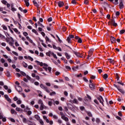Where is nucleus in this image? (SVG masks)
<instances>
[{
  "label": "nucleus",
  "mask_w": 125,
  "mask_h": 125,
  "mask_svg": "<svg viewBox=\"0 0 125 125\" xmlns=\"http://www.w3.org/2000/svg\"><path fill=\"white\" fill-rule=\"evenodd\" d=\"M40 87L42 88V89H44L45 91H46L47 93H50V94H55L56 93L54 91H52L51 90H49L47 87L43 85L42 84H40Z\"/></svg>",
  "instance_id": "f257e3e1"
},
{
  "label": "nucleus",
  "mask_w": 125,
  "mask_h": 125,
  "mask_svg": "<svg viewBox=\"0 0 125 125\" xmlns=\"http://www.w3.org/2000/svg\"><path fill=\"white\" fill-rule=\"evenodd\" d=\"M113 85L114 87H116V88H117L118 90H119V91H120L121 93H122V94H125V90H124L123 89H121V88H120V86L119 85L118 86L116 84H114Z\"/></svg>",
  "instance_id": "f03ea898"
},
{
  "label": "nucleus",
  "mask_w": 125,
  "mask_h": 125,
  "mask_svg": "<svg viewBox=\"0 0 125 125\" xmlns=\"http://www.w3.org/2000/svg\"><path fill=\"white\" fill-rule=\"evenodd\" d=\"M73 53L76 55V56H77V57L79 58H82V57H83V56L82 55V54H81L80 53L75 51L74 50L72 51Z\"/></svg>",
  "instance_id": "7ed1b4c3"
},
{
  "label": "nucleus",
  "mask_w": 125,
  "mask_h": 125,
  "mask_svg": "<svg viewBox=\"0 0 125 125\" xmlns=\"http://www.w3.org/2000/svg\"><path fill=\"white\" fill-rule=\"evenodd\" d=\"M98 100L99 101L100 103H101L103 106H104V104L103 103V98L102 96H100V97L97 98Z\"/></svg>",
  "instance_id": "20e7f679"
},
{
  "label": "nucleus",
  "mask_w": 125,
  "mask_h": 125,
  "mask_svg": "<svg viewBox=\"0 0 125 125\" xmlns=\"http://www.w3.org/2000/svg\"><path fill=\"white\" fill-rule=\"evenodd\" d=\"M15 89L19 93L22 92V87H21V86H15Z\"/></svg>",
  "instance_id": "39448f33"
},
{
  "label": "nucleus",
  "mask_w": 125,
  "mask_h": 125,
  "mask_svg": "<svg viewBox=\"0 0 125 125\" xmlns=\"http://www.w3.org/2000/svg\"><path fill=\"white\" fill-rule=\"evenodd\" d=\"M89 86L91 90H94L95 89V85L93 83L89 84Z\"/></svg>",
  "instance_id": "423d86ee"
},
{
  "label": "nucleus",
  "mask_w": 125,
  "mask_h": 125,
  "mask_svg": "<svg viewBox=\"0 0 125 125\" xmlns=\"http://www.w3.org/2000/svg\"><path fill=\"white\" fill-rule=\"evenodd\" d=\"M58 5L60 7H62L64 6V2L60 1L58 2Z\"/></svg>",
  "instance_id": "0eeeda50"
},
{
  "label": "nucleus",
  "mask_w": 125,
  "mask_h": 125,
  "mask_svg": "<svg viewBox=\"0 0 125 125\" xmlns=\"http://www.w3.org/2000/svg\"><path fill=\"white\" fill-rule=\"evenodd\" d=\"M110 41H111V42L112 43L116 42V38H115V37H114L113 36H111L110 37Z\"/></svg>",
  "instance_id": "6e6552de"
},
{
  "label": "nucleus",
  "mask_w": 125,
  "mask_h": 125,
  "mask_svg": "<svg viewBox=\"0 0 125 125\" xmlns=\"http://www.w3.org/2000/svg\"><path fill=\"white\" fill-rule=\"evenodd\" d=\"M33 3L35 5V6H36V7H37V8H38L39 3L37 2V1L36 0H33Z\"/></svg>",
  "instance_id": "1a4fd4ad"
},
{
  "label": "nucleus",
  "mask_w": 125,
  "mask_h": 125,
  "mask_svg": "<svg viewBox=\"0 0 125 125\" xmlns=\"http://www.w3.org/2000/svg\"><path fill=\"white\" fill-rule=\"evenodd\" d=\"M75 38V36L73 35H70L69 36L67 37L66 41H68V42H70V39H74Z\"/></svg>",
  "instance_id": "9d476101"
},
{
  "label": "nucleus",
  "mask_w": 125,
  "mask_h": 125,
  "mask_svg": "<svg viewBox=\"0 0 125 125\" xmlns=\"http://www.w3.org/2000/svg\"><path fill=\"white\" fill-rule=\"evenodd\" d=\"M119 8L120 9H122L124 8V3H123V0H121L120 3Z\"/></svg>",
  "instance_id": "9b49d317"
},
{
  "label": "nucleus",
  "mask_w": 125,
  "mask_h": 125,
  "mask_svg": "<svg viewBox=\"0 0 125 125\" xmlns=\"http://www.w3.org/2000/svg\"><path fill=\"white\" fill-rule=\"evenodd\" d=\"M4 96L5 99H6V100L8 101V102H11V100L10 99V98H9V97H8V96L7 95H5Z\"/></svg>",
  "instance_id": "f8f14e48"
},
{
  "label": "nucleus",
  "mask_w": 125,
  "mask_h": 125,
  "mask_svg": "<svg viewBox=\"0 0 125 125\" xmlns=\"http://www.w3.org/2000/svg\"><path fill=\"white\" fill-rule=\"evenodd\" d=\"M64 54L66 59H70V58H71V56L69 54H68V53L65 52Z\"/></svg>",
  "instance_id": "ddd939ff"
},
{
  "label": "nucleus",
  "mask_w": 125,
  "mask_h": 125,
  "mask_svg": "<svg viewBox=\"0 0 125 125\" xmlns=\"http://www.w3.org/2000/svg\"><path fill=\"white\" fill-rule=\"evenodd\" d=\"M27 125H36V124L32 122L31 121H27Z\"/></svg>",
  "instance_id": "4468645a"
},
{
  "label": "nucleus",
  "mask_w": 125,
  "mask_h": 125,
  "mask_svg": "<svg viewBox=\"0 0 125 125\" xmlns=\"http://www.w3.org/2000/svg\"><path fill=\"white\" fill-rule=\"evenodd\" d=\"M85 99H86V100H87V101H88V100H91V97L87 94L86 97L85 98Z\"/></svg>",
  "instance_id": "2eb2a0df"
},
{
  "label": "nucleus",
  "mask_w": 125,
  "mask_h": 125,
  "mask_svg": "<svg viewBox=\"0 0 125 125\" xmlns=\"http://www.w3.org/2000/svg\"><path fill=\"white\" fill-rule=\"evenodd\" d=\"M36 63H38V65H40V66H43V63L42 62H40L39 61H35Z\"/></svg>",
  "instance_id": "dca6fc26"
},
{
  "label": "nucleus",
  "mask_w": 125,
  "mask_h": 125,
  "mask_svg": "<svg viewBox=\"0 0 125 125\" xmlns=\"http://www.w3.org/2000/svg\"><path fill=\"white\" fill-rule=\"evenodd\" d=\"M117 83H118L119 84H121V85H123V86H124L125 85V83H123V81H122L119 80V81H117Z\"/></svg>",
  "instance_id": "f3484780"
},
{
  "label": "nucleus",
  "mask_w": 125,
  "mask_h": 125,
  "mask_svg": "<svg viewBox=\"0 0 125 125\" xmlns=\"http://www.w3.org/2000/svg\"><path fill=\"white\" fill-rule=\"evenodd\" d=\"M103 3L104 5V6H103L104 9L106 10V7L108 6V5H108V3H107L106 2H104Z\"/></svg>",
  "instance_id": "a211bd4d"
},
{
  "label": "nucleus",
  "mask_w": 125,
  "mask_h": 125,
  "mask_svg": "<svg viewBox=\"0 0 125 125\" xmlns=\"http://www.w3.org/2000/svg\"><path fill=\"white\" fill-rule=\"evenodd\" d=\"M34 118L37 120L39 121L41 119V117H40V116L39 115H35L34 116Z\"/></svg>",
  "instance_id": "6ab92c4d"
},
{
  "label": "nucleus",
  "mask_w": 125,
  "mask_h": 125,
  "mask_svg": "<svg viewBox=\"0 0 125 125\" xmlns=\"http://www.w3.org/2000/svg\"><path fill=\"white\" fill-rule=\"evenodd\" d=\"M16 110L17 111V112H23V109L19 107H16Z\"/></svg>",
  "instance_id": "aec40b11"
},
{
  "label": "nucleus",
  "mask_w": 125,
  "mask_h": 125,
  "mask_svg": "<svg viewBox=\"0 0 125 125\" xmlns=\"http://www.w3.org/2000/svg\"><path fill=\"white\" fill-rule=\"evenodd\" d=\"M43 103L41 104L40 110H42L43 109H45V107H44Z\"/></svg>",
  "instance_id": "412c9836"
},
{
  "label": "nucleus",
  "mask_w": 125,
  "mask_h": 125,
  "mask_svg": "<svg viewBox=\"0 0 125 125\" xmlns=\"http://www.w3.org/2000/svg\"><path fill=\"white\" fill-rule=\"evenodd\" d=\"M103 78H104V80H107V79H108V74H104L103 76Z\"/></svg>",
  "instance_id": "4be33fe9"
},
{
  "label": "nucleus",
  "mask_w": 125,
  "mask_h": 125,
  "mask_svg": "<svg viewBox=\"0 0 125 125\" xmlns=\"http://www.w3.org/2000/svg\"><path fill=\"white\" fill-rule=\"evenodd\" d=\"M22 65L24 68H27V67H28V64L25 62H22Z\"/></svg>",
  "instance_id": "5701e85b"
},
{
  "label": "nucleus",
  "mask_w": 125,
  "mask_h": 125,
  "mask_svg": "<svg viewBox=\"0 0 125 125\" xmlns=\"http://www.w3.org/2000/svg\"><path fill=\"white\" fill-rule=\"evenodd\" d=\"M73 103H74L75 104H79V102L76 99H74L73 101Z\"/></svg>",
  "instance_id": "b1692460"
},
{
  "label": "nucleus",
  "mask_w": 125,
  "mask_h": 125,
  "mask_svg": "<svg viewBox=\"0 0 125 125\" xmlns=\"http://www.w3.org/2000/svg\"><path fill=\"white\" fill-rule=\"evenodd\" d=\"M33 33H34L35 35H37V36L39 35V33H38V32L37 31V30H36V29H32V30Z\"/></svg>",
  "instance_id": "393cba45"
},
{
  "label": "nucleus",
  "mask_w": 125,
  "mask_h": 125,
  "mask_svg": "<svg viewBox=\"0 0 125 125\" xmlns=\"http://www.w3.org/2000/svg\"><path fill=\"white\" fill-rule=\"evenodd\" d=\"M108 61H109L110 63H112V64L115 63L114 60H113V59H108Z\"/></svg>",
  "instance_id": "a878e982"
},
{
  "label": "nucleus",
  "mask_w": 125,
  "mask_h": 125,
  "mask_svg": "<svg viewBox=\"0 0 125 125\" xmlns=\"http://www.w3.org/2000/svg\"><path fill=\"white\" fill-rule=\"evenodd\" d=\"M38 26L42 27V28H44V26L40 21H38Z\"/></svg>",
  "instance_id": "bb28decb"
},
{
  "label": "nucleus",
  "mask_w": 125,
  "mask_h": 125,
  "mask_svg": "<svg viewBox=\"0 0 125 125\" xmlns=\"http://www.w3.org/2000/svg\"><path fill=\"white\" fill-rule=\"evenodd\" d=\"M86 113H87V116L89 117H92V114H91V112L86 111Z\"/></svg>",
  "instance_id": "cd10ccee"
},
{
  "label": "nucleus",
  "mask_w": 125,
  "mask_h": 125,
  "mask_svg": "<svg viewBox=\"0 0 125 125\" xmlns=\"http://www.w3.org/2000/svg\"><path fill=\"white\" fill-rule=\"evenodd\" d=\"M46 55H47V56H49V57H50V55H52V53L50 52V51L46 53Z\"/></svg>",
  "instance_id": "c85d7f7f"
},
{
  "label": "nucleus",
  "mask_w": 125,
  "mask_h": 125,
  "mask_svg": "<svg viewBox=\"0 0 125 125\" xmlns=\"http://www.w3.org/2000/svg\"><path fill=\"white\" fill-rule=\"evenodd\" d=\"M6 75L7 76V77H8V78H9L10 77V72H9V71H7L6 73Z\"/></svg>",
  "instance_id": "c756f323"
},
{
  "label": "nucleus",
  "mask_w": 125,
  "mask_h": 125,
  "mask_svg": "<svg viewBox=\"0 0 125 125\" xmlns=\"http://www.w3.org/2000/svg\"><path fill=\"white\" fill-rule=\"evenodd\" d=\"M24 2L25 3L26 6H27V7L30 6V3H29V1H24Z\"/></svg>",
  "instance_id": "7c9ffc66"
},
{
  "label": "nucleus",
  "mask_w": 125,
  "mask_h": 125,
  "mask_svg": "<svg viewBox=\"0 0 125 125\" xmlns=\"http://www.w3.org/2000/svg\"><path fill=\"white\" fill-rule=\"evenodd\" d=\"M20 73L21 75L23 76V77H26L27 76V74H26V73L23 71H20Z\"/></svg>",
  "instance_id": "2f4dec72"
},
{
  "label": "nucleus",
  "mask_w": 125,
  "mask_h": 125,
  "mask_svg": "<svg viewBox=\"0 0 125 125\" xmlns=\"http://www.w3.org/2000/svg\"><path fill=\"white\" fill-rule=\"evenodd\" d=\"M38 121L39 122L40 124H41L42 125H44V123L43 122V121H42V119H40V120Z\"/></svg>",
  "instance_id": "473e14b6"
},
{
  "label": "nucleus",
  "mask_w": 125,
  "mask_h": 125,
  "mask_svg": "<svg viewBox=\"0 0 125 125\" xmlns=\"http://www.w3.org/2000/svg\"><path fill=\"white\" fill-rule=\"evenodd\" d=\"M2 3H3V4H4L5 5H6V4L7 3V1L5 0H2L1 1Z\"/></svg>",
  "instance_id": "72a5a7b5"
},
{
  "label": "nucleus",
  "mask_w": 125,
  "mask_h": 125,
  "mask_svg": "<svg viewBox=\"0 0 125 125\" xmlns=\"http://www.w3.org/2000/svg\"><path fill=\"white\" fill-rule=\"evenodd\" d=\"M114 117H115V118L116 119H117V120H119V121H122V118L121 117H120V116H118L117 115H114Z\"/></svg>",
  "instance_id": "f704fd0d"
},
{
  "label": "nucleus",
  "mask_w": 125,
  "mask_h": 125,
  "mask_svg": "<svg viewBox=\"0 0 125 125\" xmlns=\"http://www.w3.org/2000/svg\"><path fill=\"white\" fill-rule=\"evenodd\" d=\"M21 85H22V86H27V84L24 82L21 81Z\"/></svg>",
  "instance_id": "c9c22d12"
},
{
  "label": "nucleus",
  "mask_w": 125,
  "mask_h": 125,
  "mask_svg": "<svg viewBox=\"0 0 125 125\" xmlns=\"http://www.w3.org/2000/svg\"><path fill=\"white\" fill-rule=\"evenodd\" d=\"M78 42L79 43H82V42H83V40H82V38H79L78 40Z\"/></svg>",
  "instance_id": "e433bc0d"
},
{
  "label": "nucleus",
  "mask_w": 125,
  "mask_h": 125,
  "mask_svg": "<svg viewBox=\"0 0 125 125\" xmlns=\"http://www.w3.org/2000/svg\"><path fill=\"white\" fill-rule=\"evenodd\" d=\"M115 77H116V79H117V81H119L120 80V77H119V74L116 73L115 74Z\"/></svg>",
  "instance_id": "4c0bfd02"
},
{
  "label": "nucleus",
  "mask_w": 125,
  "mask_h": 125,
  "mask_svg": "<svg viewBox=\"0 0 125 125\" xmlns=\"http://www.w3.org/2000/svg\"><path fill=\"white\" fill-rule=\"evenodd\" d=\"M125 29H122V30H120L119 34L120 35H122V34H124V33H125Z\"/></svg>",
  "instance_id": "58836bf2"
},
{
  "label": "nucleus",
  "mask_w": 125,
  "mask_h": 125,
  "mask_svg": "<svg viewBox=\"0 0 125 125\" xmlns=\"http://www.w3.org/2000/svg\"><path fill=\"white\" fill-rule=\"evenodd\" d=\"M31 115H32V111H30V110L28 111L27 113V116H31Z\"/></svg>",
  "instance_id": "ea45409f"
},
{
  "label": "nucleus",
  "mask_w": 125,
  "mask_h": 125,
  "mask_svg": "<svg viewBox=\"0 0 125 125\" xmlns=\"http://www.w3.org/2000/svg\"><path fill=\"white\" fill-rule=\"evenodd\" d=\"M11 10H12V11L14 12V11H16L17 10V9L16 8L13 7V6H11Z\"/></svg>",
  "instance_id": "a19ab883"
},
{
  "label": "nucleus",
  "mask_w": 125,
  "mask_h": 125,
  "mask_svg": "<svg viewBox=\"0 0 125 125\" xmlns=\"http://www.w3.org/2000/svg\"><path fill=\"white\" fill-rule=\"evenodd\" d=\"M65 69H66V70H71V67H70L68 65H66L65 66Z\"/></svg>",
  "instance_id": "79ce46f5"
},
{
  "label": "nucleus",
  "mask_w": 125,
  "mask_h": 125,
  "mask_svg": "<svg viewBox=\"0 0 125 125\" xmlns=\"http://www.w3.org/2000/svg\"><path fill=\"white\" fill-rule=\"evenodd\" d=\"M22 121L23 122V123H24L25 124H26V123H28V121H27V119L25 118H23Z\"/></svg>",
  "instance_id": "37998d69"
},
{
  "label": "nucleus",
  "mask_w": 125,
  "mask_h": 125,
  "mask_svg": "<svg viewBox=\"0 0 125 125\" xmlns=\"http://www.w3.org/2000/svg\"><path fill=\"white\" fill-rule=\"evenodd\" d=\"M45 41L46 42H50V40H49V38L47 36H46L45 37Z\"/></svg>",
  "instance_id": "c03bdc74"
},
{
  "label": "nucleus",
  "mask_w": 125,
  "mask_h": 125,
  "mask_svg": "<svg viewBox=\"0 0 125 125\" xmlns=\"http://www.w3.org/2000/svg\"><path fill=\"white\" fill-rule=\"evenodd\" d=\"M11 114H15V113H16V111H15V110L12 109L11 110Z\"/></svg>",
  "instance_id": "a18cd8bd"
},
{
  "label": "nucleus",
  "mask_w": 125,
  "mask_h": 125,
  "mask_svg": "<svg viewBox=\"0 0 125 125\" xmlns=\"http://www.w3.org/2000/svg\"><path fill=\"white\" fill-rule=\"evenodd\" d=\"M96 122L97 124H99L100 123V119L99 118H96Z\"/></svg>",
  "instance_id": "49530a36"
},
{
  "label": "nucleus",
  "mask_w": 125,
  "mask_h": 125,
  "mask_svg": "<svg viewBox=\"0 0 125 125\" xmlns=\"http://www.w3.org/2000/svg\"><path fill=\"white\" fill-rule=\"evenodd\" d=\"M28 58L29 59V60H30V61H34V59H33V58H32L31 56H28Z\"/></svg>",
  "instance_id": "de8ad7c7"
},
{
  "label": "nucleus",
  "mask_w": 125,
  "mask_h": 125,
  "mask_svg": "<svg viewBox=\"0 0 125 125\" xmlns=\"http://www.w3.org/2000/svg\"><path fill=\"white\" fill-rule=\"evenodd\" d=\"M52 55H53L54 58L57 59V56H56V55L55 54L52 53Z\"/></svg>",
  "instance_id": "09e8293b"
},
{
  "label": "nucleus",
  "mask_w": 125,
  "mask_h": 125,
  "mask_svg": "<svg viewBox=\"0 0 125 125\" xmlns=\"http://www.w3.org/2000/svg\"><path fill=\"white\" fill-rule=\"evenodd\" d=\"M14 42H9V44L11 45V46H13Z\"/></svg>",
  "instance_id": "8fccbe9b"
},
{
  "label": "nucleus",
  "mask_w": 125,
  "mask_h": 125,
  "mask_svg": "<svg viewBox=\"0 0 125 125\" xmlns=\"http://www.w3.org/2000/svg\"><path fill=\"white\" fill-rule=\"evenodd\" d=\"M71 3L73 4H77V2L76 1V0H72Z\"/></svg>",
  "instance_id": "3c124183"
},
{
  "label": "nucleus",
  "mask_w": 125,
  "mask_h": 125,
  "mask_svg": "<svg viewBox=\"0 0 125 125\" xmlns=\"http://www.w3.org/2000/svg\"><path fill=\"white\" fill-rule=\"evenodd\" d=\"M0 38L1 39H5V37L3 35H2V34L0 33Z\"/></svg>",
  "instance_id": "603ef678"
},
{
  "label": "nucleus",
  "mask_w": 125,
  "mask_h": 125,
  "mask_svg": "<svg viewBox=\"0 0 125 125\" xmlns=\"http://www.w3.org/2000/svg\"><path fill=\"white\" fill-rule=\"evenodd\" d=\"M77 69H78V67H74L72 68V70L74 72H76V71H77Z\"/></svg>",
  "instance_id": "864d4df0"
},
{
  "label": "nucleus",
  "mask_w": 125,
  "mask_h": 125,
  "mask_svg": "<svg viewBox=\"0 0 125 125\" xmlns=\"http://www.w3.org/2000/svg\"><path fill=\"white\" fill-rule=\"evenodd\" d=\"M47 21H48V22H51V21H52V18L50 17L49 18H48L47 19Z\"/></svg>",
  "instance_id": "5fc2aeb1"
},
{
  "label": "nucleus",
  "mask_w": 125,
  "mask_h": 125,
  "mask_svg": "<svg viewBox=\"0 0 125 125\" xmlns=\"http://www.w3.org/2000/svg\"><path fill=\"white\" fill-rule=\"evenodd\" d=\"M12 53L14 54L16 56H18V53L15 51H12Z\"/></svg>",
  "instance_id": "6e6d98bb"
},
{
  "label": "nucleus",
  "mask_w": 125,
  "mask_h": 125,
  "mask_svg": "<svg viewBox=\"0 0 125 125\" xmlns=\"http://www.w3.org/2000/svg\"><path fill=\"white\" fill-rule=\"evenodd\" d=\"M104 91V88H103V87H101L100 88L99 91H101V92H102V91Z\"/></svg>",
  "instance_id": "4d7b16f0"
},
{
  "label": "nucleus",
  "mask_w": 125,
  "mask_h": 125,
  "mask_svg": "<svg viewBox=\"0 0 125 125\" xmlns=\"http://www.w3.org/2000/svg\"><path fill=\"white\" fill-rule=\"evenodd\" d=\"M24 91L25 92H30V91H31V90H30L29 89H24Z\"/></svg>",
  "instance_id": "13d9d810"
},
{
  "label": "nucleus",
  "mask_w": 125,
  "mask_h": 125,
  "mask_svg": "<svg viewBox=\"0 0 125 125\" xmlns=\"http://www.w3.org/2000/svg\"><path fill=\"white\" fill-rule=\"evenodd\" d=\"M28 68L29 70H32L33 69V66L31 65H28Z\"/></svg>",
  "instance_id": "bf43d9fd"
},
{
  "label": "nucleus",
  "mask_w": 125,
  "mask_h": 125,
  "mask_svg": "<svg viewBox=\"0 0 125 125\" xmlns=\"http://www.w3.org/2000/svg\"><path fill=\"white\" fill-rule=\"evenodd\" d=\"M58 124H60V125H61V124H62V120H61L60 119H58Z\"/></svg>",
  "instance_id": "052dcab7"
},
{
  "label": "nucleus",
  "mask_w": 125,
  "mask_h": 125,
  "mask_svg": "<svg viewBox=\"0 0 125 125\" xmlns=\"http://www.w3.org/2000/svg\"><path fill=\"white\" fill-rule=\"evenodd\" d=\"M38 104H43V103H42V100H39L38 101Z\"/></svg>",
  "instance_id": "680f3d73"
},
{
  "label": "nucleus",
  "mask_w": 125,
  "mask_h": 125,
  "mask_svg": "<svg viewBox=\"0 0 125 125\" xmlns=\"http://www.w3.org/2000/svg\"><path fill=\"white\" fill-rule=\"evenodd\" d=\"M83 81H84L85 82V83H87L88 82V80H87L86 78H85V77H83Z\"/></svg>",
  "instance_id": "e2e57ef3"
},
{
  "label": "nucleus",
  "mask_w": 125,
  "mask_h": 125,
  "mask_svg": "<svg viewBox=\"0 0 125 125\" xmlns=\"http://www.w3.org/2000/svg\"><path fill=\"white\" fill-rule=\"evenodd\" d=\"M118 115L120 116V117H123V114H122L121 111L118 112Z\"/></svg>",
  "instance_id": "0e129e2a"
},
{
  "label": "nucleus",
  "mask_w": 125,
  "mask_h": 125,
  "mask_svg": "<svg viewBox=\"0 0 125 125\" xmlns=\"http://www.w3.org/2000/svg\"><path fill=\"white\" fill-rule=\"evenodd\" d=\"M45 84L47 85V86H50L51 85V84H50L49 83H46Z\"/></svg>",
  "instance_id": "69168bd1"
},
{
  "label": "nucleus",
  "mask_w": 125,
  "mask_h": 125,
  "mask_svg": "<svg viewBox=\"0 0 125 125\" xmlns=\"http://www.w3.org/2000/svg\"><path fill=\"white\" fill-rule=\"evenodd\" d=\"M80 110H81V111H83L84 110H85L84 107V106H81L80 107Z\"/></svg>",
  "instance_id": "338daca9"
},
{
  "label": "nucleus",
  "mask_w": 125,
  "mask_h": 125,
  "mask_svg": "<svg viewBox=\"0 0 125 125\" xmlns=\"http://www.w3.org/2000/svg\"><path fill=\"white\" fill-rule=\"evenodd\" d=\"M88 0H85L84 1V4H88Z\"/></svg>",
  "instance_id": "774afa93"
}]
</instances>
